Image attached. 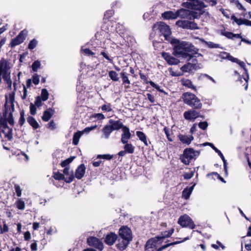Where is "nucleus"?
<instances>
[{
  "instance_id": "obj_37",
  "label": "nucleus",
  "mask_w": 251,
  "mask_h": 251,
  "mask_svg": "<svg viewBox=\"0 0 251 251\" xmlns=\"http://www.w3.org/2000/svg\"><path fill=\"white\" fill-rule=\"evenodd\" d=\"M124 150L128 153L132 154L134 151V147L131 144L128 143L125 144Z\"/></svg>"
},
{
  "instance_id": "obj_3",
  "label": "nucleus",
  "mask_w": 251,
  "mask_h": 251,
  "mask_svg": "<svg viewBox=\"0 0 251 251\" xmlns=\"http://www.w3.org/2000/svg\"><path fill=\"white\" fill-rule=\"evenodd\" d=\"M3 117L0 118V136H3L7 138L9 140L12 139V129L9 128L7 124L6 112L3 115Z\"/></svg>"
},
{
  "instance_id": "obj_25",
  "label": "nucleus",
  "mask_w": 251,
  "mask_h": 251,
  "mask_svg": "<svg viewBox=\"0 0 251 251\" xmlns=\"http://www.w3.org/2000/svg\"><path fill=\"white\" fill-rule=\"evenodd\" d=\"M117 239V235L111 232L109 234H107L105 239V242L106 244L109 245H113Z\"/></svg>"
},
{
  "instance_id": "obj_56",
  "label": "nucleus",
  "mask_w": 251,
  "mask_h": 251,
  "mask_svg": "<svg viewBox=\"0 0 251 251\" xmlns=\"http://www.w3.org/2000/svg\"><path fill=\"white\" fill-rule=\"evenodd\" d=\"M164 131L168 140L170 142H172L173 141V139L170 137V131L169 128H168L167 127H165L164 128Z\"/></svg>"
},
{
  "instance_id": "obj_64",
  "label": "nucleus",
  "mask_w": 251,
  "mask_h": 251,
  "mask_svg": "<svg viewBox=\"0 0 251 251\" xmlns=\"http://www.w3.org/2000/svg\"><path fill=\"white\" fill-rule=\"evenodd\" d=\"M32 78L33 83L35 85H37L39 82V76L35 74L33 75Z\"/></svg>"
},
{
  "instance_id": "obj_34",
  "label": "nucleus",
  "mask_w": 251,
  "mask_h": 251,
  "mask_svg": "<svg viewBox=\"0 0 251 251\" xmlns=\"http://www.w3.org/2000/svg\"><path fill=\"white\" fill-rule=\"evenodd\" d=\"M27 122L34 128L37 129L39 127V125L36 120L32 117H29L27 118Z\"/></svg>"
},
{
  "instance_id": "obj_12",
  "label": "nucleus",
  "mask_w": 251,
  "mask_h": 251,
  "mask_svg": "<svg viewBox=\"0 0 251 251\" xmlns=\"http://www.w3.org/2000/svg\"><path fill=\"white\" fill-rule=\"evenodd\" d=\"M87 243L90 246H93L100 251H101L103 248L102 243L95 237H90L88 238Z\"/></svg>"
},
{
  "instance_id": "obj_1",
  "label": "nucleus",
  "mask_w": 251,
  "mask_h": 251,
  "mask_svg": "<svg viewBox=\"0 0 251 251\" xmlns=\"http://www.w3.org/2000/svg\"><path fill=\"white\" fill-rule=\"evenodd\" d=\"M170 43L173 47V53L176 56L190 60L194 56H201L198 53L199 49L190 42L173 38L170 40Z\"/></svg>"
},
{
  "instance_id": "obj_5",
  "label": "nucleus",
  "mask_w": 251,
  "mask_h": 251,
  "mask_svg": "<svg viewBox=\"0 0 251 251\" xmlns=\"http://www.w3.org/2000/svg\"><path fill=\"white\" fill-rule=\"evenodd\" d=\"M153 29L154 30H159V31L164 36L165 39L170 42V40L172 38L170 37L171 32L169 25H167L163 22L157 23L153 25Z\"/></svg>"
},
{
  "instance_id": "obj_52",
  "label": "nucleus",
  "mask_w": 251,
  "mask_h": 251,
  "mask_svg": "<svg viewBox=\"0 0 251 251\" xmlns=\"http://www.w3.org/2000/svg\"><path fill=\"white\" fill-rule=\"evenodd\" d=\"M224 54L226 55L224 57L227 58L229 60L233 62L236 63L237 61H238V59L234 58L233 56L230 55L229 53L224 52Z\"/></svg>"
},
{
  "instance_id": "obj_43",
  "label": "nucleus",
  "mask_w": 251,
  "mask_h": 251,
  "mask_svg": "<svg viewBox=\"0 0 251 251\" xmlns=\"http://www.w3.org/2000/svg\"><path fill=\"white\" fill-rule=\"evenodd\" d=\"M37 45V41L33 39L32 40H31L28 44V48L29 50H33L34 49Z\"/></svg>"
},
{
  "instance_id": "obj_18",
  "label": "nucleus",
  "mask_w": 251,
  "mask_h": 251,
  "mask_svg": "<svg viewBox=\"0 0 251 251\" xmlns=\"http://www.w3.org/2000/svg\"><path fill=\"white\" fill-rule=\"evenodd\" d=\"M178 138L183 144L187 145H189L194 140V137L192 135H185L180 134L178 135Z\"/></svg>"
},
{
  "instance_id": "obj_62",
  "label": "nucleus",
  "mask_w": 251,
  "mask_h": 251,
  "mask_svg": "<svg viewBox=\"0 0 251 251\" xmlns=\"http://www.w3.org/2000/svg\"><path fill=\"white\" fill-rule=\"evenodd\" d=\"M16 195L18 197H21L22 195V190L20 187L18 185H15L14 186Z\"/></svg>"
},
{
  "instance_id": "obj_35",
  "label": "nucleus",
  "mask_w": 251,
  "mask_h": 251,
  "mask_svg": "<svg viewBox=\"0 0 251 251\" xmlns=\"http://www.w3.org/2000/svg\"><path fill=\"white\" fill-rule=\"evenodd\" d=\"M202 14V13L200 12H196L194 11H190L189 14V20H192L194 19H198L200 18Z\"/></svg>"
},
{
  "instance_id": "obj_49",
  "label": "nucleus",
  "mask_w": 251,
  "mask_h": 251,
  "mask_svg": "<svg viewBox=\"0 0 251 251\" xmlns=\"http://www.w3.org/2000/svg\"><path fill=\"white\" fill-rule=\"evenodd\" d=\"M101 108L102 111L106 112H110L112 110L110 103H107L102 105Z\"/></svg>"
},
{
  "instance_id": "obj_39",
  "label": "nucleus",
  "mask_w": 251,
  "mask_h": 251,
  "mask_svg": "<svg viewBox=\"0 0 251 251\" xmlns=\"http://www.w3.org/2000/svg\"><path fill=\"white\" fill-rule=\"evenodd\" d=\"M231 19L234 20V21L239 25H245V21H246L247 19H242L241 18L238 19L234 15H232L231 16Z\"/></svg>"
},
{
  "instance_id": "obj_53",
  "label": "nucleus",
  "mask_w": 251,
  "mask_h": 251,
  "mask_svg": "<svg viewBox=\"0 0 251 251\" xmlns=\"http://www.w3.org/2000/svg\"><path fill=\"white\" fill-rule=\"evenodd\" d=\"M25 112L24 110H22L20 112V118L19 121V124L21 126H23L25 123Z\"/></svg>"
},
{
  "instance_id": "obj_44",
  "label": "nucleus",
  "mask_w": 251,
  "mask_h": 251,
  "mask_svg": "<svg viewBox=\"0 0 251 251\" xmlns=\"http://www.w3.org/2000/svg\"><path fill=\"white\" fill-rule=\"evenodd\" d=\"M188 1L182 2L181 5L185 8L192 9L193 0H188Z\"/></svg>"
},
{
  "instance_id": "obj_60",
  "label": "nucleus",
  "mask_w": 251,
  "mask_h": 251,
  "mask_svg": "<svg viewBox=\"0 0 251 251\" xmlns=\"http://www.w3.org/2000/svg\"><path fill=\"white\" fill-rule=\"evenodd\" d=\"M8 229H9L8 227L6 225V224L4 223L3 224V226L2 228L1 227V225H0V234H2V233H3L4 232H7L8 231Z\"/></svg>"
},
{
  "instance_id": "obj_55",
  "label": "nucleus",
  "mask_w": 251,
  "mask_h": 251,
  "mask_svg": "<svg viewBox=\"0 0 251 251\" xmlns=\"http://www.w3.org/2000/svg\"><path fill=\"white\" fill-rule=\"evenodd\" d=\"M81 51L83 52L86 55H93L95 54V53L93 52H92L90 49L88 48L83 49L82 47Z\"/></svg>"
},
{
  "instance_id": "obj_36",
  "label": "nucleus",
  "mask_w": 251,
  "mask_h": 251,
  "mask_svg": "<svg viewBox=\"0 0 251 251\" xmlns=\"http://www.w3.org/2000/svg\"><path fill=\"white\" fill-rule=\"evenodd\" d=\"M82 134V132L80 131H78L74 134L73 140V143L74 145H77L78 144L79 138Z\"/></svg>"
},
{
  "instance_id": "obj_63",
  "label": "nucleus",
  "mask_w": 251,
  "mask_h": 251,
  "mask_svg": "<svg viewBox=\"0 0 251 251\" xmlns=\"http://www.w3.org/2000/svg\"><path fill=\"white\" fill-rule=\"evenodd\" d=\"M114 12L112 10H109L106 11L104 14V18L106 19H109L110 18L113 14Z\"/></svg>"
},
{
  "instance_id": "obj_33",
  "label": "nucleus",
  "mask_w": 251,
  "mask_h": 251,
  "mask_svg": "<svg viewBox=\"0 0 251 251\" xmlns=\"http://www.w3.org/2000/svg\"><path fill=\"white\" fill-rule=\"evenodd\" d=\"M127 74L123 70L120 73V76L122 78V80L123 81V84H130V81L128 79Z\"/></svg>"
},
{
  "instance_id": "obj_19",
  "label": "nucleus",
  "mask_w": 251,
  "mask_h": 251,
  "mask_svg": "<svg viewBox=\"0 0 251 251\" xmlns=\"http://www.w3.org/2000/svg\"><path fill=\"white\" fill-rule=\"evenodd\" d=\"M63 173L64 175L67 176V177L65 178V181L67 183L71 182L74 178L73 171L70 170V168L68 167H65L63 170Z\"/></svg>"
},
{
  "instance_id": "obj_26",
  "label": "nucleus",
  "mask_w": 251,
  "mask_h": 251,
  "mask_svg": "<svg viewBox=\"0 0 251 251\" xmlns=\"http://www.w3.org/2000/svg\"><path fill=\"white\" fill-rule=\"evenodd\" d=\"M162 17L165 19L175 20L177 18V12H173L172 11H166L162 14Z\"/></svg>"
},
{
  "instance_id": "obj_6",
  "label": "nucleus",
  "mask_w": 251,
  "mask_h": 251,
  "mask_svg": "<svg viewBox=\"0 0 251 251\" xmlns=\"http://www.w3.org/2000/svg\"><path fill=\"white\" fill-rule=\"evenodd\" d=\"M15 98L14 95L10 94L8 98H6L5 102V108L7 109V107H9L10 113L7 117H6L7 122H8L9 124L13 125L14 119L13 118L12 112L14 110V104Z\"/></svg>"
},
{
  "instance_id": "obj_57",
  "label": "nucleus",
  "mask_w": 251,
  "mask_h": 251,
  "mask_svg": "<svg viewBox=\"0 0 251 251\" xmlns=\"http://www.w3.org/2000/svg\"><path fill=\"white\" fill-rule=\"evenodd\" d=\"M113 157L112 155H111L110 154H102V155H99L98 156V158L100 159H104L106 160H110Z\"/></svg>"
},
{
  "instance_id": "obj_13",
  "label": "nucleus",
  "mask_w": 251,
  "mask_h": 251,
  "mask_svg": "<svg viewBox=\"0 0 251 251\" xmlns=\"http://www.w3.org/2000/svg\"><path fill=\"white\" fill-rule=\"evenodd\" d=\"M119 235L121 238L131 241L132 240L131 231L128 227L123 226L119 230Z\"/></svg>"
},
{
  "instance_id": "obj_27",
  "label": "nucleus",
  "mask_w": 251,
  "mask_h": 251,
  "mask_svg": "<svg viewBox=\"0 0 251 251\" xmlns=\"http://www.w3.org/2000/svg\"><path fill=\"white\" fill-rule=\"evenodd\" d=\"M130 241L123 238L120 239L119 240V243L117 245V248L120 250L123 251L126 248Z\"/></svg>"
},
{
  "instance_id": "obj_38",
  "label": "nucleus",
  "mask_w": 251,
  "mask_h": 251,
  "mask_svg": "<svg viewBox=\"0 0 251 251\" xmlns=\"http://www.w3.org/2000/svg\"><path fill=\"white\" fill-rule=\"evenodd\" d=\"M15 204L16 207L20 210H24L25 208V203L21 199H18L16 202Z\"/></svg>"
},
{
  "instance_id": "obj_7",
  "label": "nucleus",
  "mask_w": 251,
  "mask_h": 251,
  "mask_svg": "<svg viewBox=\"0 0 251 251\" xmlns=\"http://www.w3.org/2000/svg\"><path fill=\"white\" fill-rule=\"evenodd\" d=\"M176 25L183 29L191 30L200 29V27L198 26L197 24L194 22L190 21L188 20H178L176 22Z\"/></svg>"
},
{
  "instance_id": "obj_16",
  "label": "nucleus",
  "mask_w": 251,
  "mask_h": 251,
  "mask_svg": "<svg viewBox=\"0 0 251 251\" xmlns=\"http://www.w3.org/2000/svg\"><path fill=\"white\" fill-rule=\"evenodd\" d=\"M161 243L159 238L157 236L149 240L146 244V249L147 250L155 248L158 244Z\"/></svg>"
},
{
  "instance_id": "obj_61",
  "label": "nucleus",
  "mask_w": 251,
  "mask_h": 251,
  "mask_svg": "<svg viewBox=\"0 0 251 251\" xmlns=\"http://www.w3.org/2000/svg\"><path fill=\"white\" fill-rule=\"evenodd\" d=\"M199 127L203 130H205L208 126V124L206 122H201L198 125Z\"/></svg>"
},
{
  "instance_id": "obj_21",
  "label": "nucleus",
  "mask_w": 251,
  "mask_h": 251,
  "mask_svg": "<svg viewBox=\"0 0 251 251\" xmlns=\"http://www.w3.org/2000/svg\"><path fill=\"white\" fill-rule=\"evenodd\" d=\"M85 166L83 164L80 165L75 171V177L79 179L82 178L85 174Z\"/></svg>"
},
{
  "instance_id": "obj_59",
  "label": "nucleus",
  "mask_w": 251,
  "mask_h": 251,
  "mask_svg": "<svg viewBox=\"0 0 251 251\" xmlns=\"http://www.w3.org/2000/svg\"><path fill=\"white\" fill-rule=\"evenodd\" d=\"M206 44L207 45V46L210 48H220V45L215 44L213 42H206Z\"/></svg>"
},
{
  "instance_id": "obj_45",
  "label": "nucleus",
  "mask_w": 251,
  "mask_h": 251,
  "mask_svg": "<svg viewBox=\"0 0 251 251\" xmlns=\"http://www.w3.org/2000/svg\"><path fill=\"white\" fill-rule=\"evenodd\" d=\"M206 144L210 146L216 152H217V153L218 154V155L220 156V157L223 155L222 152L219 150H218L216 147H215L212 143H206L204 144V145H206Z\"/></svg>"
},
{
  "instance_id": "obj_48",
  "label": "nucleus",
  "mask_w": 251,
  "mask_h": 251,
  "mask_svg": "<svg viewBox=\"0 0 251 251\" xmlns=\"http://www.w3.org/2000/svg\"><path fill=\"white\" fill-rule=\"evenodd\" d=\"M74 157L68 158L63 161H62L61 163V165L62 167H66L73 160Z\"/></svg>"
},
{
  "instance_id": "obj_17",
  "label": "nucleus",
  "mask_w": 251,
  "mask_h": 251,
  "mask_svg": "<svg viewBox=\"0 0 251 251\" xmlns=\"http://www.w3.org/2000/svg\"><path fill=\"white\" fill-rule=\"evenodd\" d=\"M109 125L111 126V127L113 130H118L121 128L123 129V127L126 126L123 125L122 122L120 120L115 121L112 119L109 120Z\"/></svg>"
},
{
  "instance_id": "obj_46",
  "label": "nucleus",
  "mask_w": 251,
  "mask_h": 251,
  "mask_svg": "<svg viewBox=\"0 0 251 251\" xmlns=\"http://www.w3.org/2000/svg\"><path fill=\"white\" fill-rule=\"evenodd\" d=\"M241 67H242L244 70L245 71V74L247 75V78H249V75L248 73V70L246 68V65L245 63L243 61H241L238 59V61L236 62Z\"/></svg>"
},
{
  "instance_id": "obj_2",
  "label": "nucleus",
  "mask_w": 251,
  "mask_h": 251,
  "mask_svg": "<svg viewBox=\"0 0 251 251\" xmlns=\"http://www.w3.org/2000/svg\"><path fill=\"white\" fill-rule=\"evenodd\" d=\"M182 98L185 103L195 109H200L202 103L194 94L191 93H185L182 95Z\"/></svg>"
},
{
  "instance_id": "obj_47",
  "label": "nucleus",
  "mask_w": 251,
  "mask_h": 251,
  "mask_svg": "<svg viewBox=\"0 0 251 251\" xmlns=\"http://www.w3.org/2000/svg\"><path fill=\"white\" fill-rule=\"evenodd\" d=\"M53 177L56 180H64L65 179V177L64 175L60 173H54Z\"/></svg>"
},
{
  "instance_id": "obj_50",
  "label": "nucleus",
  "mask_w": 251,
  "mask_h": 251,
  "mask_svg": "<svg viewBox=\"0 0 251 251\" xmlns=\"http://www.w3.org/2000/svg\"><path fill=\"white\" fill-rule=\"evenodd\" d=\"M40 66V61L37 60L35 61L32 65V69L34 72H36L38 68H39Z\"/></svg>"
},
{
  "instance_id": "obj_28",
  "label": "nucleus",
  "mask_w": 251,
  "mask_h": 251,
  "mask_svg": "<svg viewBox=\"0 0 251 251\" xmlns=\"http://www.w3.org/2000/svg\"><path fill=\"white\" fill-rule=\"evenodd\" d=\"M174 231V229L172 228L168 231L162 232L161 235L157 236V238H159L160 241L162 242L163 239H165V238L170 237L173 234Z\"/></svg>"
},
{
  "instance_id": "obj_23",
  "label": "nucleus",
  "mask_w": 251,
  "mask_h": 251,
  "mask_svg": "<svg viewBox=\"0 0 251 251\" xmlns=\"http://www.w3.org/2000/svg\"><path fill=\"white\" fill-rule=\"evenodd\" d=\"M177 17H180L181 19H186L189 20L190 10L184 8H180L176 11Z\"/></svg>"
},
{
  "instance_id": "obj_31",
  "label": "nucleus",
  "mask_w": 251,
  "mask_h": 251,
  "mask_svg": "<svg viewBox=\"0 0 251 251\" xmlns=\"http://www.w3.org/2000/svg\"><path fill=\"white\" fill-rule=\"evenodd\" d=\"M181 83L182 85L192 89H196L195 87L192 84V82L188 79L182 78L181 79Z\"/></svg>"
},
{
  "instance_id": "obj_9",
  "label": "nucleus",
  "mask_w": 251,
  "mask_h": 251,
  "mask_svg": "<svg viewBox=\"0 0 251 251\" xmlns=\"http://www.w3.org/2000/svg\"><path fill=\"white\" fill-rule=\"evenodd\" d=\"M27 32L25 30L21 31L15 38L12 39L10 42L11 47L13 48L22 43L27 35Z\"/></svg>"
},
{
  "instance_id": "obj_58",
  "label": "nucleus",
  "mask_w": 251,
  "mask_h": 251,
  "mask_svg": "<svg viewBox=\"0 0 251 251\" xmlns=\"http://www.w3.org/2000/svg\"><path fill=\"white\" fill-rule=\"evenodd\" d=\"M30 113L32 115H35L36 113V106L34 105L33 103H31L30 104Z\"/></svg>"
},
{
  "instance_id": "obj_8",
  "label": "nucleus",
  "mask_w": 251,
  "mask_h": 251,
  "mask_svg": "<svg viewBox=\"0 0 251 251\" xmlns=\"http://www.w3.org/2000/svg\"><path fill=\"white\" fill-rule=\"evenodd\" d=\"M178 224L182 227H188L191 229H194L195 227V225L192 220L186 214L181 216L179 218Z\"/></svg>"
},
{
  "instance_id": "obj_22",
  "label": "nucleus",
  "mask_w": 251,
  "mask_h": 251,
  "mask_svg": "<svg viewBox=\"0 0 251 251\" xmlns=\"http://www.w3.org/2000/svg\"><path fill=\"white\" fill-rule=\"evenodd\" d=\"M204 2L199 0H193V4L192 9L201 11L204 8L206 7Z\"/></svg>"
},
{
  "instance_id": "obj_15",
  "label": "nucleus",
  "mask_w": 251,
  "mask_h": 251,
  "mask_svg": "<svg viewBox=\"0 0 251 251\" xmlns=\"http://www.w3.org/2000/svg\"><path fill=\"white\" fill-rule=\"evenodd\" d=\"M123 133L121 135V142L123 144L128 143V140L131 138V134L129 128L126 126L123 127L122 129Z\"/></svg>"
},
{
  "instance_id": "obj_41",
  "label": "nucleus",
  "mask_w": 251,
  "mask_h": 251,
  "mask_svg": "<svg viewBox=\"0 0 251 251\" xmlns=\"http://www.w3.org/2000/svg\"><path fill=\"white\" fill-rule=\"evenodd\" d=\"M49 93L47 89H43L41 91V99L43 101H46L48 99Z\"/></svg>"
},
{
  "instance_id": "obj_4",
  "label": "nucleus",
  "mask_w": 251,
  "mask_h": 251,
  "mask_svg": "<svg viewBox=\"0 0 251 251\" xmlns=\"http://www.w3.org/2000/svg\"><path fill=\"white\" fill-rule=\"evenodd\" d=\"M199 154V151H195L192 148H187L184 150L183 155L180 157V159L182 162L185 165H188L191 160H195Z\"/></svg>"
},
{
  "instance_id": "obj_51",
  "label": "nucleus",
  "mask_w": 251,
  "mask_h": 251,
  "mask_svg": "<svg viewBox=\"0 0 251 251\" xmlns=\"http://www.w3.org/2000/svg\"><path fill=\"white\" fill-rule=\"evenodd\" d=\"M195 170H194L193 171H191L189 173H185L184 175V178L185 179H189L191 178L194 175Z\"/></svg>"
},
{
  "instance_id": "obj_29",
  "label": "nucleus",
  "mask_w": 251,
  "mask_h": 251,
  "mask_svg": "<svg viewBox=\"0 0 251 251\" xmlns=\"http://www.w3.org/2000/svg\"><path fill=\"white\" fill-rule=\"evenodd\" d=\"M195 185L196 184L195 183L193 186L189 188L187 187L183 190L182 196L184 198L187 200L189 198Z\"/></svg>"
},
{
  "instance_id": "obj_42",
  "label": "nucleus",
  "mask_w": 251,
  "mask_h": 251,
  "mask_svg": "<svg viewBox=\"0 0 251 251\" xmlns=\"http://www.w3.org/2000/svg\"><path fill=\"white\" fill-rule=\"evenodd\" d=\"M149 84L153 88H155L156 90H157L159 92L164 93L165 94L167 95V93L165 92L164 90L160 88V86L157 84H156L154 82L152 81H150Z\"/></svg>"
},
{
  "instance_id": "obj_14",
  "label": "nucleus",
  "mask_w": 251,
  "mask_h": 251,
  "mask_svg": "<svg viewBox=\"0 0 251 251\" xmlns=\"http://www.w3.org/2000/svg\"><path fill=\"white\" fill-rule=\"evenodd\" d=\"M183 116L187 120L194 121L196 118L199 117V113L195 110L191 109L184 112Z\"/></svg>"
},
{
  "instance_id": "obj_54",
  "label": "nucleus",
  "mask_w": 251,
  "mask_h": 251,
  "mask_svg": "<svg viewBox=\"0 0 251 251\" xmlns=\"http://www.w3.org/2000/svg\"><path fill=\"white\" fill-rule=\"evenodd\" d=\"M220 10L222 12L223 15L227 19L230 18V12L228 10L221 8Z\"/></svg>"
},
{
  "instance_id": "obj_20",
  "label": "nucleus",
  "mask_w": 251,
  "mask_h": 251,
  "mask_svg": "<svg viewBox=\"0 0 251 251\" xmlns=\"http://www.w3.org/2000/svg\"><path fill=\"white\" fill-rule=\"evenodd\" d=\"M162 56L170 65H176L179 62L177 59L171 56L169 53L166 52L162 53Z\"/></svg>"
},
{
  "instance_id": "obj_10",
  "label": "nucleus",
  "mask_w": 251,
  "mask_h": 251,
  "mask_svg": "<svg viewBox=\"0 0 251 251\" xmlns=\"http://www.w3.org/2000/svg\"><path fill=\"white\" fill-rule=\"evenodd\" d=\"M9 69L8 62L6 59L1 58L0 60V76L4 78L6 75H10L8 72Z\"/></svg>"
},
{
  "instance_id": "obj_32",
  "label": "nucleus",
  "mask_w": 251,
  "mask_h": 251,
  "mask_svg": "<svg viewBox=\"0 0 251 251\" xmlns=\"http://www.w3.org/2000/svg\"><path fill=\"white\" fill-rule=\"evenodd\" d=\"M136 135L138 136L139 139L144 143L146 146H148L147 137L144 132L137 131H136Z\"/></svg>"
},
{
  "instance_id": "obj_24",
  "label": "nucleus",
  "mask_w": 251,
  "mask_h": 251,
  "mask_svg": "<svg viewBox=\"0 0 251 251\" xmlns=\"http://www.w3.org/2000/svg\"><path fill=\"white\" fill-rule=\"evenodd\" d=\"M113 131V129L111 127V126H109V125H105L102 129V135L101 136V138L108 139Z\"/></svg>"
},
{
  "instance_id": "obj_40",
  "label": "nucleus",
  "mask_w": 251,
  "mask_h": 251,
  "mask_svg": "<svg viewBox=\"0 0 251 251\" xmlns=\"http://www.w3.org/2000/svg\"><path fill=\"white\" fill-rule=\"evenodd\" d=\"M108 75L109 77L113 81H117L119 80L118 75L116 72L114 71H111L109 72Z\"/></svg>"
},
{
  "instance_id": "obj_11",
  "label": "nucleus",
  "mask_w": 251,
  "mask_h": 251,
  "mask_svg": "<svg viewBox=\"0 0 251 251\" xmlns=\"http://www.w3.org/2000/svg\"><path fill=\"white\" fill-rule=\"evenodd\" d=\"M201 67L197 63V60L194 59L193 60V63H187L181 68V70L183 72H192L194 70H197L200 69Z\"/></svg>"
},
{
  "instance_id": "obj_30",
  "label": "nucleus",
  "mask_w": 251,
  "mask_h": 251,
  "mask_svg": "<svg viewBox=\"0 0 251 251\" xmlns=\"http://www.w3.org/2000/svg\"><path fill=\"white\" fill-rule=\"evenodd\" d=\"M53 114V110L51 108H49L48 110L44 111L42 119L44 121H48L51 117Z\"/></svg>"
}]
</instances>
